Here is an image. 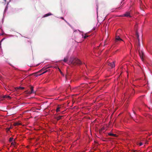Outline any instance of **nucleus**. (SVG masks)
<instances>
[{
	"mask_svg": "<svg viewBox=\"0 0 152 152\" xmlns=\"http://www.w3.org/2000/svg\"><path fill=\"white\" fill-rule=\"evenodd\" d=\"M134 113H135L134 112Z\"/></svg>",
	"mask_w": 152,
	"mask_h": 152,
	"instance_id": "c756f323",
	"label": "nucleus"
},
{
	"mask_svg": "<svg viewBox=\"0 0 152 152\" xmlns=\"http://www.w3.org/2000/svg\"><path fill=\"white\" fill-rule=\"evenodd\" d=\"M60 105H58L56 109V112H58L60 111V109H61Z\"/></svg>",
	"mask_w": 152,
	"mask_h": 152,
	"instance_id": "ddd939ff",
	"label": "nucleus"
},
{
	"mask_svg": "<svg viewBox=\"0 0 152 152\" xmlns=\"http://www.w3.org/2000/svg\"><path fill=\"white\" fill-rule=\"evenodd\" d=\"M120 41H123V40L119 36H116L115 37V42H116Z\"/></svg>",
	"mask_w": 152,
	"mask_h": 152,
	"instance_id": "20e7f679",
	"label": "nucleus"
},
{
	"mask_svg": "<svg viewBox=\"0 0 152 152\" xmlns=\"http://www.w3.org/2000/svg\"><path fill=\"white\" fill-rule=\"evenodd\" d=\"M59 69V71L60 72V73L62 74V72H61V71L60 69Z\"/></svg>",
	"mask_w": 152,
	"mask_h": 152,
	"instance_id": "a878e982",
	"label": "nucleus"
},
{
	"mask_svg": "<svg viewBox=\"0 0 152 152\" xmlns=\"http://www.w3.org/2000/svg\"><path fill=\"white\" fill-rule=\"evenodd\" d=\"M59 69V71L60 72V73L62 74V72H61V71L60 69Z\"/></svg>",
	"mask_w": 152,
	"mask_h": 152,
	"instance_id": "bb28decb",
	"label": "nucleus"
},
{
	"mask_svg": "<svg viewBox=\"0 0 152 152\" xmlns=\"http://www.w3.org/2000/svg\"><path fill=\"white\" fill-rule=\"evenodd\" d=\"M21 124V123H19V122H16V123H14V125L15 126H18V125H20Z\"/></svg>",
	"mask_w": 152,
	"mask_h": 152,
	"instance_id": "2eb2a0df",
	"label": "nucleus"
},
{
	"mask_svg": "<svg viewBox=\"0 0 152 152\" xmlns=\"http://www.w3.org/2000/svg\"><path fill=\"white\" fill-rule=\"evenodd\" d=\"M136 37L137 38V39L138 40V42H139V45H140V40H139V35L137 31H136Z\"/></svg>",
	"mask_w": 152,
	"mask_h": 152,
	"instance_id": "0eeeda50",
	"label": "nucleus"
},
{
	"mask_svg": "<svg viewBox=\"0 0 152 152\" xmlns=\"http://www.w3.org/2000/svg\"><path fill=\"white\" fill-rule=\"evenodd\" d=\"M121 17H131V15H130V12H127L125 13V14H123V15L121 16Z\"/></svg>",
	"mask_w": 152,
	"mask_h": 152,
	"instance_id": "7ed1b4c3",
	"label": "nucleus"
},
{
	"mask_svg": "<svg viewBox=\"0 0 152 152\" xmlns=\"http://www.w3.org/2000/svg\"><path fill=\"white\" fill-rule=\"evenodd\" d=\"M108 65L111 67L112 68H113L115 67V65L114 62H113L111 63H108Z\"/></svg>",
	"mask_w": 152,
	"mask_h": 152,
	"instance_id": "39448f33",
	"label": "nucleus"
},
{
	"mask_svg": "<svg viewBox=\"0 0 152 152\" xmlns=\"http://www.w3.org/2000/svg\"><path fill=\"white\" fill-rule=\"evenodd\" d=\"M63 117V116H60L58 117H56L55 119L57 121H58L60 119H61Z\"/></svg>",
	"mask_w": 152,
	"mask_h": 152,
	"instance_id": "9d476101",
	"label": "nucleus"
},
{
	"mask_svg": "<svg viewBox=\"0 0 152 152\" xmlns=\"http://www.w3.org/2000/svg\"><path fill=\"white\" fill-rule=\"evenodd\" d=\"M59 69V71L60 72V73L62 74V72H61V71L60 69Z\"/></svg>",
	"mask_w": 152,
	"mask_h": 152,
	"instance_id": "393cba45",
	"label": "nucleus"
},
{
	"mask_svg": "<svg viewBox=\"0 0 152 152\" xmlns=\"http://www.w3.org/2000/svg\"><path fill=\"white\" fill-rule=\"evenodd\" d=\"M4 39H1V41H2Z\"/></svg>",
	"mask_w": 152,
	"mask_h": 152,
	"instance_id": "c85d7f7f",
	"label": "nucleus"
},
{
	"mask_svg": "<svg viewBox=\"0 0 152 152\" xmlns=\"http://www.w3.org/2000/svg\"><path fill=\"white\" fill-rule=\"evenodd\" d=\"M7 98V99H11V97H10V96H8V95H7V98Z\"/></svg>",
	"mask_w": 152,
	"mask_h": 152,
	"instance_id": "6ab92c4d",
	"label": "nucleus"
},
{
	"mask_svg": "<svg viewBox=\"0 0 152 152\" xmlns=\"http://www.w3.org/2000/svg\"><path fill=\"white\" fill-rule=\"evenodd\" d=\"M7 95H5L3 96H1L0 97V99L1 100H3L4 98H7Z\"/></svg>",
	"mask_w": 152,
	"mask_h": 152,
	"instance_id": "9b49d317",
	"label": "nucleus"
},
{
	"mask_svg": "<svg viewBox=\"0 0 152 152\" xmlns=\"http://www.w3.org/2000/svg\"><path fill=\"white\" fill-rule=\"evenodd\" d=\"M48 71V70H45V71L44 72H43L41 74H38V73L39 72H37V73H35V74H35V76H36V77L37 76L39 75H42V74H43L44 73H46Z\"/></svg>",
	"mask_w": 152,
	"mask_h": 152,
	"instance_id": "423d86ee",
	"label": "nucleus"
},
{
	"mask_svg": "<svg viewBox=\"0 0 152 152\" xmlns=\"http://www.w3.org/2000/svg\"><path fill=\"white\" fill-rule=\"evenodd\" d=\"M11 144L12 145H14V143L13 142H12L11 143Z\"/></svg>",
	"mask_w": 152,
	"mask_h": 152,
	"instance_id": "b1692460",
	"label": "nucleus"
},
{
	"mask_svg": "<svg viewBox=\"0 0 152 152\" xmlns=\"http://www.w3.org/2000/svg\"><path fill=\"white\" fill-rule=\"evenodd\" d=\"M13 139V138L12 137H10V138L9 139V141L10 142H12Z\"/></svg>",
	"mask_w": 152,
	"mask_h": 152,
	"instance_id": "a211bd4d",
	"label": "nucleus"
},
{
	"mask_svg": "<svg viewBox=\"0 0 152 152\" xmlns=\"http://www.w3.org/2000/svg\"><path fill=\"white\" fill-rule=\"evenodd\" d=\"M51 15V13H48L47 14H46L45 15H44V17H46L47 16H49V15Z\"/></svg>",
	"mask_w": 152,
	"mask_h": 152,
	"instance_id": "dca6fc26",
	"label": "nucleus"
},
{
	"mask_svg": "<svg viewBox=\"0 0 152 152\" xmlns=\"http://www.w3.org/2000/svg\"><path fill=\"white\" fill-rule=\"evenodd\" d=\"M61 18L64 20L66 22H67V21L64 19V18L63 17H61Z\"/></svg>",
	"mask_w": 152,
	"mask_h": 152,
	"instance_id": "4be33fe9",
	"label": "nucleus"
},
{
	"mask_svg": "<svg viewBox=\"0 0 152 152\" xmlns=\"http://www.w3.org/2000/svg\"><path fill=\"white\" fill-rule=\"evenodd\" d=\"M82 87L81 86H79L76 87L75 88L77 90L80 91L83 90V89L82 88Z\"/></svg>",
	"mask_w": 152,
	"mask_h": 152,
	"instance_id": "1a4fd4ad",
	"label": "nucleus"
},
{
	"mask_svg": "<svg viewBox=\"0 0 152 152\" xmlns=\"http://www.w3.org/2000/svg\"><path fill=\"white\" fill-rule=\"evenodd\" d=\"M34 87L32 86H31L30 87V90L31 91V92L29 93V94H32L35 93L33 89Z\"/></svg>",
	"mask_w": 152,
	"mask_h": 152,
	"instance_id": "6e6552de",
	"label": "nucleus"
},
{
	"mask_svg": "<svg viewBox=\"0 0 152 152\" xmlns=\"http://www.w3.org/2000/svg\"><path fill=\"white\" fill-rule=\"evenodd\" d=\"M139 53L140 58H141L142 60L143 61L144 60L143 58V56H144L143 52L142 51H139Z\"/></svg>",
	"mask_w": 152,
	"mask_h": 152,
	"instance_id": "f03ea898",
	"label": "nucleus"
},
{
	"mask_svg": "<svg viewBox=\"0 0 152 152\" xmlns=\"http://www.w3.org/2000/svg\"><path fill=\"white\" fill-rule=\"evenodd\" d=\"M5 1H6V0H4Z\"/></svg>",
	"mask_w": 152,
	"mask_h": 152,
	"instance_id": "7c9ffc66",
	"label": "nucleus"
},
{
	"mask_svg": "<svg viewBox=\"0 0 152 152\" xmlns=\"http://www.w3.org/2000/svg\"><path fill=\"white\" fill-rule=\"evenodd\" d=\"M24 87H20L19 88L16 87L15 88V89L16 90L17 89H24Z\"/></svg>",
	"mask_w": 152,
	"mask_h": 152,
	"instance_id": "f3484780",
	"label": "nucleus"
},
{
	"mask_svg": "<svg viewBox=\"0 0 152 152\" xmlns=\"http://www.w3.org/2000/svg\"><path fill=\"white\" fill-rule=\"evenodd\" d=\"M69 63L73 65H81L82 63L78 59L76 58H71L70 60Z\"/></svg>",
	"mask_w": 152,
	"mask_h": 152,
	"instance_id": "f257e3e1",
	"label": "nucleus"
},
{
	"mask_svg": "<svg viewBox=\"0 0 152 152\" xmlns=\"http://www.w3.org/2000/svg\"><path fill=\"white\" fill-rule=\"evenodd\" d=\"M108 135L110 136H113L115 137L117 136V135L116 134H113L111 133H108Z\"/></svg>",
	"mask_w": 152,
	"mask_h": 152,
	"instance_id": "4468645a",
	"label": "nucleus"
},
{
	"mask_svg": "<svg viewBox=\"0 0 152 152\" xmlns=\"http://www.w3.org/2000/svg\"><path fill=\"white\" fill-rule=\"evenodd\" d=\"M88 37V36L86 34H85V36L84 37V39H86Z\"/></svg>",
	"mask_w": 152,
	"mask_h": 152,
	"instance_id": "aec40b11",
	"label": "nucleus"
},
{
	"mask_svg": "<svg viewBox=\"0 0 152 152\" xmlns=\"http://www.w3.org/2000/svg\"><path fill=\"white\" fill-rule=\"evenodd\" d=\"M68 59V56H66L64 58L63 60V61L65 62H66L67 61Z\"/></svg>",
	"mask_w": 152,
	"mask_h": 152,
	"instance_id": "f8f14e48",
	"label": "nucleus"
},
{
	"mask_svg": "<svg viewBox=\"0 0 152 152\" xmlns=\"http://www.w3.org/2000/svg\"><path fill=\"white\" fill-rule=\"evenodd\" d=\"M139 146H141L142 145V142L139 143L138 144Z\"/></svg>",
	"mask_w": 152,
	"mask_h": 152,
	"instance_id": "412c9836",
	"label": "nucleus"
},
{
	"mask_svg": "<svg viewBox=\"0 0 152 152\" xmlns=\"http://www.w3.org/2000/svg\"><path fill=\"white\" fill-rule=\"evenodd\" d=\"M44 70V69H43H43H42L41 70H40V71H39V72H41V71H43V70Z\"/></svg>",
	"mask_w": 152,
	"mask_h": 152,
	"instance_id": "5701e85b",
	"label": "nucleus"
},
{
	"mask_svg": "<svg viewBox=\"0 0 152 152\" xmlns=\"http://www.w3.org/2000/svg\"><path fill=\"white\" fill-rule=\"evenodd\" d=\"M1 42H0V48H1Z\"/></svg>",
	"mask_w": 152,
	"mask_h": 152,
	"instance_id": "cd10ccee",
	"label": "nucleus"
}]
</instances>
